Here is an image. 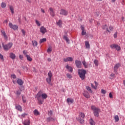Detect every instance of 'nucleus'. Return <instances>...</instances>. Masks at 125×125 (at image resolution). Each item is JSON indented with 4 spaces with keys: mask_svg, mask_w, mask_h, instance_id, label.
<instances>
[{
    "mask_svg": "<svg viewBox=\"0 0 125 125\" xmlns=\"http://www.w3.org/2000/svg\"><path fill=\"white\" fill-rule=\"evenodd\" d=\"M91 109L95 117H99V113L101 111L99 108L96 107L95 105H91Z\"/></svg>",
    "mask_w": 125,
    "mask_h": 125,
    "instance_id": "nucleus-3",
    "label": "nucleus"
},
{
    "mask_svg": "<svg viewBox=\"0 0 125 125\" xmlns=\"http://www.w3.org/2000/svg\"><path fill=\"white\" fill-rule=\"evenodd\" d=\"M116 46H117V44H112L111 45H110V47L112 49H115V48H116Z\"/></svg>",
    "mask_w": 125,
    "mask_h": 125,
    "instance_id": "nucleus-36",
    "label": "nucleus"
},
{
    "mask_svg": "<svg viewBox=\"0 0 125 125\" xmlns=\"http://www.w3.org/2000/svg\"><path fill=\"white\" fill-rule=\"evenodd\" d=\"M118 35V33L116 32L114 35V39H116L117 38V35Z\"/></svg>",
    "mask_w": 125,
    "mask_h": 125,
    "instance_id": "nucleus-54",
    "label": "nucleus"
},
{
    "mask_svg": "<svg viewBox=\"0 0 125 125\" xmlns=\"http://www.w3.org/2000/svg\"><path fill=\"white\" fill-rule=\"evenodd\" d=\"M85 44L86 48H90V45H89V42L87 41H85Z\"/></svg>",
    "mask_w": 125,
    "mask_h": 125,
    "instance_id": "nucleus-26",
    "label": "nucleus"
},
{
    "mask_svg": "<svg viewBox=\"0 0 125 125\" xmlns=\"http://www.w3.org/2000/svg\"><path fill=\"white\" fill-rule=\"evenodd\" d=\"M21 32H22V33L23 36H25V31L24 30V29H22V30H21Z\"/></svg>",
    "mask_w": 125,
    "mask_h": 125,
    "instance_id": "nucleus-58",
    "label": "nucleus"
},
{
    "mask_svg": "<svg viewBox=\"0 0 125 125\" xmlns=\"http://www.w3.org/2000/svg\"><path fill=\"white\" fill-rule=\"evenodd\" d=\"M23 54H24V55H25V56H27V55H28L27 54V51H26V50H23Z\"/></svg>",
    "mask_w": 125,
    "mask_h": 125,
    "instance_id": "nucleus-50",
    "label": "nucleus"
},
{
    "mask_svg": "<svg viewBox=\"0 0 125 125\" xmlns=\"http://www.w3.org/2000/svg\"><path fill=\"white\" fill-rule=\"evenodd\" d=\"M63 39H64V40H65V41H66V42L67 43H69V42H70V41L69 40V38H68V37H67V36H63Z\"/></svg>",
    "mask_w": 125,
    "mask_h": 125,
    "instance_id": "nucleus-28",
    "label": "nucleus"
},
{
    "mask_svg": "<svg viewBox=\"0 0 125 125\" xmlns=\"http://www.w3.org/2000/svg\"><path fill=\"white\" fill-rule=\"evenodd\" d=\"M86 89L88 90V91H89L90 93H92V90H91V88L88 86H86Z\"/></svg>",
    "mask_w": 125,
    "mask_h": 125,
    "instance_id": "nucleus-30",
    "label": "nucleus"
},
{
    "mask_svg": "<svg viewBox=\"0 0 125 125\" xmlns=\"http://www.w3.org/2000/svg\"><path fill=\"white\" fill-rule=\"evenodd\" d=\"M66 69H67V70H69V72H73V68H72V67L69 66V65H67L66 66Z\"/></svg>",
    "mask_w": 125,
    "mask_h": 125,
    "instance_id": "nucleus-21",
    "label": "nucleus"
},
{
    "mask_svg": "<svg viewBox=\"0 0 125 125\" xmlns=\"http://www.w3.org/2000/svg\"><path fill=\"white\" fill-rule=\"evenodd\" d=\"M2 45L4 50L7 51V50H9L11 48L13 45V43L12 42H9L8 44H4V43H2Z\"/></svg>",
    "mask_w": 125,
    "mask_h": 125,
    "instance_id": "nucleus-5",
    "label": "nucleus"
},
{
    "mask_svg": "<svg viewBox=\"0 0 125 125\" xmlns=\"http://www.w3.org/2000/svg\"><path fill=\"white\" fill-rule=\"evenodd\" d=\"M94 83L95 84V86H96V87L97 88V85H98V83H97V82L96 81H94Z\"/></svg>",
    "mask_w": 125,
    "mask_h": 125,
    "instance_id": "nucleus-56",
    "label": "nucleus"
},
{
    "mask_svg": "<svg viewBox=\"0 0 125 125\" xmlns=\"http://www.w3.org/2000/svg\"><path fill=\"white\" fill-rule=\"evenodd\" d=\"M54 120V118L50 117H48L46 119L47 122H51Z\"/></svg>",
    "mask_w": 125,
    "mask_h": 125,
    "instance_id": "nucleus-25",
    "label": "nucleus"
},
{
    "mask_svg": "<svg viewBox=\"0 0 125 125\" xmlns=\"http://www.w3.org/2000/svg\"><path fill=\"white\" fill-rule=\"evenodd\" d=\"M57 25H58V26H59V27H61V26L62 25V21L61 20H59L57 22Z\"/></svg>",
    "mask_w": 125,
    "mask_h": 125,
    "instance_id": "nucleus-32",
    "label": "nucleus"
},
{
    "mask_svg": "<svg viewBox=\"0 0 125 125\" xmlns=\"http://www.w3.org/2000/svg\"><path fill=\"white\" fill-rule=\"evenodd\" d=\"M17 83L19 84L20 85H22L23 83H24V82H23V81L21 79H18L17 80Z\"/></svg>",
    "mask_w": 125,
    "mask_h": 125,
    "instance_id": "nucleus-20",
    "label": "nucleus"
},
{
    "mask_svg": "<svg viewBox=\"0 0 125 125\" xmlns=\"http://www.w3.org/2000/svg\"><path fill=\"white\" fill-rule=\"evenodd\" d=\"M110 76L112 78H114L115 77V74L114 73H111L110 75Z\"/></svg>",
    "mask_w": 125,
    "mask_h": 125,
    "instance_id": "nucleus-52",
    "label": "nucleus"
},
{
    "mask_svg": "<svg viewBox=\"0 0 125 125\" xmlns=\"http://www.w3.org/2000/svg\"><path fill=\"white\" fill-rule=\"evenodd\" d=\"M41 12H42V13H45V11L44 10H43V9L42 8L41 9Z\"/></svg>",
    "mask_w": 125,
    "mask_h": 125,
    "instance_id": "nucleus-61",
    "label": "nucleus"
},
{
    "mask_svg": "<svg viewBox=\"0 0 125 125\" xmlns=\"http://www.w3.org/2000/svg\"><path fill=\"white\" fill-rule=\"evenodd\" d=\"M85 34H86V32H85V31H84V30H82V36H83V35H85Z\"/></svg>",
    "mask_w": 125,
    "mask_h": 125,
    "instance_id": "nucleus-48",
    "label": "nucleus"
},
{
    "mask_svg": "<svg viewBox=\"0 0 125 125\" xmlns=\"http://www.w3.org/2000/svg\"><path fill=\"white\" fill-rule=\"evenodd\" d=\"M15 108L17 110H18V111H20V112H22V107L20 105L16 104Z\"/></svg>",
    "mask_w": 125,
    "mask_h": 125,
    "instance_id": "nucleus-16",
    "label": "nucleus"
},
{
    "mask_svg": "<svg viewBox=\"0 0 125 125\" xmlns=\"http://www.w3.org/2000/svg\"><path fill=\"white\" fill-rule=\"evenodd\" d=\"M113 30H114V27H113V26L110 25L109 26V29H107V32H108V33H111Z\"/></svg>",
    "mask_w": 125,
    "mask_h": 125,
    "instance_id": "nucleus-19",
    "label": "nucleus"
},
{
    "mask_svg": "<svg viewBox=\"0 0 125 125\" xmlns=\"http://www.w3.org/2000/svg\"><path fill=\"white\" fill-rule=\"evenodd\" d=\"M89 124L90 125H95V122L93 121V119H92V118H91L89 120Z\"/></svg>",
    "mask_w": 125,
    "mask_h": 125,
    "instance_id": "nucleus-22",
    "label": "nucleus"
},
{
    "mask_svg": "<svg viewBox=\"0 0 125 125\" xmlns=\"http://www.w3.org/2000/svg\"><path fill=\"white\" fill-rule=\"evenodd\" d=\"M75 64L77 68H82V62L81 61H75Z\"/></svg>",
    "mask_w": 125,
    "mask_h": 125,
    "instance_id": "nucleus-12",
    "label": "nucleus"
},
{
    "mask_svg": "<svg viewBox=\"0 0 125 125\" xmlns=\"http://www.w3.org/2000/svg\"><path fill=\"white\" fill-rule=\"evenodd\" d=\"M122 21H124L125 20V18H124V17H122Z\"/></svg>",
    "mask_w": 125,
    "mask_h": 125,
    "instance_id": "nucleus-63",
    "label": "nucleus"
},
{
    "mask_svg": "<svg viewBox=\"0 0 125 125\" xmlns=\"http://www.w3.org/2000/svg\"><path fill=\"white\" fill-rule=\"evenodd\" d=\"M48 116H52V111H48Z\"/></svg>",
    "mask_w": 125,
    "mask_h": 125,
    "instance_id": "nucleus-47",
    "label": "nucleus"
},
{
    "mask_svg": "<svg viewBox=\"0 0 125 125\" xmlns=\"http://www.w3.org/2000/svg\"><path fill=\"white\" fill-rule=\"evenodd\" d=\"M10 56L12 59H15V57H16V56L13 53H10Z\"/></svg>",
    "mask_w": 125,
    "mask_h": 125,
    "instance_id": "nucleus-23",
    "label": "nucleus"
},
{
    "mask_svg": "<svg viewBox=\"0 0 125 125\" xmlns=\"http://www.w3.org/2000/svg\"><path fill=\"white\" fill-rule=\"evenodd\" d=\"M60 14L61 15H64V16H67V15H68V11L66 10L62 9L60 11Z\"/></svg>",
    "mask_w": 125,
    "mask_h": 125,
    "instance_id": "nucleus-8",
    "label": "nucleus"
},
{
    "mask_svg": "<svg viewBox=\"0 0 125 125\" xmlns=\"http://www.w3.org/2000/svg\"><path fill=\"white\" fill-rule=\"evenodd\" d=\"M83 96L85 97V98H90V96L89 95V93L87 91H84V92L83 93Z\"/></svg>",
    "mask_w": 125,
    "mask_h": 125,
    "instance_id": "nucleus-14",
    "label": "nucleus"
},
{
    "mask_svg": "<svg viewBox=\"0 0 125 125\" xmlns=\"http://www.w3.org/2000/svg\"><path fill=\"white\" fill-rule=\"evenodd\" d=\"M19 58H20V59H21V60H23V55H19Z\"/></svg>",
    "mask_w": 125,
    "mask_h": 125,
    "instance_id": "nucleus-53",
    "label": "nucleus"
},
{
    "mask_svg": "<svg viewBox=\"0 0 125 125\" xmlns=\"http://www.w3.org/2000/svg\"><path fill=\"white\" fill-rule=\"evenodd\" d=\"M35 23H36V24H37L38 26H39V27H40V26H41V23H40V21H38V20H35Z\"/></svg>",
    "mask_w": 125,
    "mask_h": 125,
    "instance_id": "nucleus-44",
    "label": "nucleus"
},
{
    "mask_svg": "<svg viewBox=\"0 0 125 125\" xmlns=\"http://www.w3.org/2000/svg\"><path fill=\"white\" fill-rule=\"evenodd\" d=\"M114 119H115L116 122H119V116L118 115H116L114 117Z\"/></svg>",
    "mask_w": 125,
    "mask_h": 125,
    "instance_id": "nucleus-38",
    "label": "nucleus"
},
{
    "mask_svg": "<svg viewBox=\"0 0 125 125\" xmlns=\"http://www.w3.org/2000/svg\"><path fill=\"white\" fill-rule=\"evenodd\" d=\"M1 33L3 36V37H4V38L6 40L7 39V36L6 35V34L5 33V32L4 31H1Z\"/></svg>",
    "mask_w": 125,
    "mask_h": 125,
    "instance_id": "nucleus-34",
    "label": "nucleus"
},
{
    "mask_svg": "<svg viewBox=\"0 0 125 125\" xmlns=\"http://www.w3.org/2000/svg\"><path fill=\"white\" fill-rule=\"evenodd\" d=\"M30 120H26L23 122L24 125H30Z\"/></svg>",
    "mask_w": 125,
    "mask_h": 125,
    "instance_id": "nucleus-29",
    "label": "nucleus"
},
{
    "mask_svg": "<svg viewBox=\"0 0 125 125\" xmlns=\"http://www.w3.org/2000/svg\"><path fill=\"white\" fill-rule=\"evenodd\" d=\"M78 75L82 81H83L85 79V74H86V71L83 69L78 70Z\"/></svg>",
    "mask_w": 125,
    "mask_h": 125,
    "instance_id": "nucleus-2",
    "label": "nucleus"
},
{
    "mask_svg": "<svg viewBox=\"0 0 125 125\" xmlns=\"http://www.w3.org/2000/svg\"><path fill=\"white\" fill-rule=\"evenodd\" d=\"M119 67H121V64L119 63L115 64L114 66V72L115 73V74L117 73L118 69H119Z\"/></svg>",
    "mask_w": 125,
    "mask_h": 125,
    "instance_id": "nucleus-7",
    "label": "nucleus"
},
{
    "mask_svg": "<svg viewBox=\"0 0 125 125\" xmlns=\"http://www.w3.org/2000/svg\"><path fill=\"white\" fill-rule=\"evenodd\" d=\"M11 77L13 79H16V75H15L14 74L11 75Z\"/></svg>",
    "mask_w": 125,
    "mask_h": 125,
    "instance_id": "nucleus-51",
    "label": "nucleus"
},
{
    "mask_svg": "<svg viewBox=\"0 0 125 125\" xmlns=\"http://www.w3.org/2000/svg\"><path fill=\"white\" fill-rule=\"evenodd\" d=\"M51 51H52V48L51 47V46H50L48 47V49L47 50V52L49 53V52H51Z\"/></svg>",
    "mask_w": 125,
    "mask_h": 125,
    "instance_id": "nucleus-39",
    "label": "nucleus"
},
{
    "mask_svg": "<svg viewBox=\"0 0 125 125\" xmlns=\"http://www.w3.org/2000/svg\"><path fill=\"white\" fill-rule=\"evenodd\" d=\"M49 11L51 16H52V17H54V16H55V13L54 12L53 8L50 7L49 8Z\"/></svg>",
    "mask_w": 125,
    "mask_h": 125,
    "instance_id": "nucleus-11",
    "label": "nucleus"
},
{
    "mask_svg": "<svg viewBox=\"0 0 125 125\" xmlns=\"http://www.w3.org/2000/svg\"><path fill=\"white\" fill-rule=\"evenodd\" d=\"M53 77V74H52V72L49 71L47 74V77L46 79V82L50 84V85H52V83H51V81H52V78Z\"/></svg>",
    "mask_w": 125,
    "mask_h": 125,
    "instance_id": "nucleus-4",
    "label": "nucleus"
},
{
    "mask_svg": "<svg viewBox=\"0 0 125 125\" xmlns=\"http://www.w3.org/2000/svg\"><path fill=\"white\" fill-rule=\"evenodd\" d=\"M91 86L92 88H94V89H97V88L96 87V86H94V85H93V84L92 83H91Z\"/></svg>",
    "mask_w": 125,
    "mask_h": 125,
    "instance_id": "nucleus-46",
    "label": "nucleus"
},
{
    "mask_svg": "<svg viewBox=\"0 0 125 125\" xmlns=\"http://www.w3.org/2000/svg\"><path fill=\"white\" fill-rule=\"evenodd\" d=\"M15 94H16L17 95L19 96V95H20V94H21V91H20V90H17V91L16 92Z\"/></svg>",
    "mask_w": 125,
    "mask_h": 125,
    "instance_id": "nucleus-42",
    "label": "nucleus"
},
{
    "mask_svg": "<svg viewBox=\"0 0 125 125\" xmlns=\"http://www.w3.org/2000/svg\"><path fill=\"white\" fill-rule=\"evenodd\" d=\"M66 102L68 105H70V104H73V103H74V99L68 98L67 99Z\"/></svg>",
    "mask_w": 125,
    "mask_h": 125,
    "instance_id": "nucleus-15",
    "label": "nucleus"
},
{
    "mask_svg": "<svg viewBox=\"0 0 125 125\" xmlns=\"http://www.w3.org/2000/svg\"><path fill=\"white\" fill-rule=\"evenodd\" d=\"M0 59H3V56L2 55H1L0 53Z\"/></svg>",
    "mask_w": 125,
    "mask_h": 125,
    "instance_id": "nucleus-59",
    "label": "nucleus"
},
{
    "mask_svg": "<svg viewBox=\"0 0 125 125\" xmlns=\"http://www.w3.org/2000/svg\"><path fill=\"white\" fill-rule=\"evenodd\" d=\"M102 29L103 30H106V32H107V29H108V26L106 24H104L102 26Z\"/></svg>",
    "mask_w": 125,
    "mask_h": 125,
    "instance_id": "nucleus-33",
    "label": "nucleus"
},
{
    "mask_svg": "<svg viewBox=\"0 0 125 125\" xmlns=\"http://www.w3.org/2000/svg\"><path fill=\"white\" fill-rule=\"evenodd\" d=\"M22 99L23 103H26V102H27V100H26V97H25V96H22Z\"/></svg>",
    "mask_w": 125,
    "mask_h": 125,
    "instance_id": "nucleus-40",
    "label": "nucleus"
},
{
    "mask_svg": "<svg viewBox=\"0 0 125 125\" xmlns=\"http://www.w3.org/2000/svg\"><path fill=\"white\" fill-rule=\"evenodd\" d=\"M85 115L84 113L83 112H81L79 114V116L78 118H77V121H79V122L83 125L84 123L83 119H84Z\"/></svg>",
    "mask_w": 125,
    "mask_h": 125,
    "instance_id": "nucleus-6",
    "label": "nucleus"
},
{
    "mask_svg": "<svg viewBox=\"0 0 125 125\" xmlns=\"http://www.w3.org/2000/svg\"><path fill=\"white\" fill-rule=\"evenodd\" d=\"M40 32L42 34H45V33H46V32H47V31L46 30V28L44 27V26H42L40 28Z\"/></svg>",
    "mask_w": 125,
    "mask_h": 125,
    "instance_id": "nucleus-13",
    "label": "nucleus"
},
{
    "mask_svg": "<svg viewBox=\"0 0 125 125\" xmlns=\"http://www.w3.org/2000/svg\"><path fill=\"white\" fill-rule=\"evenodd\" d=\"M46 42V39L43 38L40 40L39 42L40 43H42V42Z\"/></svg>",
    "mask_w": 125,
    "mask_h": 125,
    "instance_id": "nucleus-31",
    "label": "nucleus"
},
{
    "mask_svg": "<svg viewBox=\"0 0 125 125\" xmlns=\"http://www.w3.org/2000/svg\"><path fill=\"white\" fill-rule=\"evenodd\" d=\"M26 57L27 58V60H28V61H29L30 62H31L33 60L32 58H31V57H30L29 55H26Z\"/></svg>",
    "mask_w": 125,
    "mask_h": 125,
    "instance_id": "nucleus-27",
    "label": "nucleus"
},
{
    "mask_svg": "<svg viewBox=\"0 0 125 125\" xmlns=\"http://www.w3.org/2000/svg\"><path fill=\"white\" fill-rule=\"evenodd\" d=\"M73 60L74 59L71 57H69L63 59L64 62H72Z\"/></svg>",
    "mask_w": 125,
    "mask_h": 125,
    "instance_id": "nucleus-10",
    "label": "nucleus"
},
{
    "mask_svg": "<svg viewBox=\"0 0 125 125\" xmlns=\"http://www.w3.org/2000/svg\"><path fill=\"white\" fill-rule=\"evenodd\" d=\"M35 98L37 99L38 104L42 105V104H43V102H44V100L47 98V94L41 90L37 94Z\"/></svg>",
    "mask_w": 125,
    "mask_h": 125,
    "instance_id": "nucleus-1",
    "label": "nucleus"
},
{
    "mask_svg": "<svg viewBox=\"0 0 125 125\" xmlns=\"http://www.w3.org/2000/svg\"><path fill=\"white\" fill-rule=\"evenodd\" d=\"M101 91H102V93H103V94H105L106 93V90H105L104 89H102Z\"/></svg>",
    "mask_w": 125,
    "mask_h": 125,
    "instance_id": "nucleus-49",
    "label": "nucleus"
},
{
    "mask_svg": "<svg viewBox=\"0 0 125 125\" xmlns=\"http://www.w3.org/2000/svg\"><path fill=\"white\" fill-rule=\"evenodd\" d=\"M94 63L96 66H98V61L97 60L94 61Z\"/></svg>",
    "mask_w": 125,
    "mask_h": 125,
    "instance_id": "nucleus-45",
    "label": "nucleus"
},
{
    "mask_svg": "<svg viewBox=\"0 0 125 125\" xmlns=\"http://www.w3.org/2000/svg\"><path fill=\"white\" fill-rule=\"evenodd\" d=\"M32 44L33 47H37V46H38V42L35 40L32 41Z\"/></svg>",
    "mask_w": 125,
    "mask_h": 125,
    "instance_id": "nucleus-18",
    "label": "nucleus"
},
{
    "mask_svg": "<svg viewBox=\"0 0 125 125\" xmlns=\"http://www.w3.org/2000/svg\"><path fill=\"white\" fill-rule=\"evenodd\" d=\"M9 8L11 11V13L13 14V13H14V9H13V7L12 6H10Z\"/></svg>",
    "mask_w": 125,
    "mask_h": 125,
    "instance_id": "nucleus-37",
    "label": "nucleus"
},
{
    "mask_svg": "<svg viewBox=\"0 0 125 125\" xmlns=\"http://www.w3.org/2000/svg\"><path fill=\"white\" fill-rule=\"evenodd\" d=\"M115 49H116V50H118V51L121 50V47H120V46H119L118 44H116Z\"/></svg>",
    "mask_w": 125,
    "mask_h": 125,
    "instance_id": "nucleus-43",
    "label": "nucleus"
},
{
    "mask_svg": "<svg viewBox=\"0 0 125 125\" xmlns=\"http://www.w3.org/2000/svg\"><path fill=\"white\" fill-rule=\"evenodd\" d=\"M109 97L110 98H113V95H112V93H110L109 94Z\"/></svg>",
    "mask_w": 125,
    "mask_h": 125,
    "instance_id": "nucleus-57",
    "label": "nucleus"
},
{
    "mask_svg": "<svg viewBox=\"0 0 125 125\" xmlns=\"http://www.w3.org/2000/svg\"><path fill=\"white\" fill-rule=\"evenodd\" d=\"M26 116H27V114H25V113H23L21 115V117H22L23 118H25Z\"/></svg>",
    "mask_w": 125,
    "mask_h": 125,
    "instance_id": "nucleus-55",
    "label": "nucleus"
},
{
    "mask_svg": "<svg viewBox=\"0 0 125 125\" xmlns=\"http://www.w3.org/2000/svg\"><path fill=\"white\" fill-rule=\"evenodd\" d=\"M47 61H49V62H50V61H51V59H50V58H48V59H47Z\"/></svg>",
    "mask_w": 125,
    "mask_h": 125,
    "instance_id": "nucleus-62",
    "label": "nucleus"
},
{
    "mask_svg": "<svg viewBox=\"0 0 125 125\" xmlns=\"http://www.w3.org/2000/svg\"><path fill=\"white\" fill-rule=\"evenodd\" d=\"M1 7L2 8H5V7H6V4L4 2H2L1 4Z\"/></svg>",
    "mask_w": 125,
    "mask_h": 125,
    "instance_id": "nucleus-35",
    "label": "nucleus"
},
{
    "mask_svg": "<svg viewBox=\"0 0 125 125\" xmlns=\"http://www.w3.org/2000/svg\"><path fill=\"white\" fill-rule=\"evenodd\" d=\"M33 113L35 116H39V115H40V112H39V111L37 110V109L34 110Z\"/></svg>",
    "mask_w": 125,
    "mask_h": 125,
    "instance_id": "nucleus-24",
    "label": "nucleus"
},
{
    "mask_svg": "<svg viewBox=\"0 0 125 125\" xmlns=\"http://www.w3.org/2000/svg\"><path fill=\"white\" fill-rule=\"evenodd\" d=\"M66 77L68 79H72V78H73V77L72 76V75H71L69 73L66 74Z\"/></svg>",
    "mask_w": 125,
    "mask_h": 125,
    "instance_id": "nucleus-41",
    "label": "nucleus"
},
{
    "mask_svg": "<svg viewBox=\"0 0 125 125\" xmlns=\"http://www.w3.org/2000/svg\"><path fill=\"white\" fill-rule=\"evenodd\" d=\"M81 28L82 31H84V27H83V25H82V26H81Z\"/></svg>",
    "mask_w": 125,
    "mask_h": 125,
    "instance_id": "nucleus-60",
    "label": "nucleus"
},
{
    "mask_svg": "<svg viewBox=\"0 0 125 125\" xmlns=\"http://www.w3.org/2000/svg\"><path fill=\"white\" fill-rule=\"evenodd\" d=\"M123 83H124V86H125V80L123 81Z\"/></svg>",
    "mask_w": 125,
    "mask_h": 125,
    "instance_id": "nucleus-64",
    "label": "nucleus"
},
{
    "mask_svg": "<svg viewBox=\"0 0 125 125\" xmlns=\"http://www.w3.org/2000/svg\"><path fill=\"white\" fill-rule=\"evenodd\" d=\"M9 26L10 28L13 29V30H17L18 29V26L16 25H13L12 23L10 22L9 23Z\"/></svg>",
    "mask_w": 125,
    "mask_h": 125,
    "instance_id": "nucleus-9",
    "label": "nucleus"
},
{
    "mask_svg": "<svg viewBox=\"0 0 125 125\" xmlns=\"http://www.w3.org/2000/svg\"><path fill=\"white\" fill-rule=\"evenodd\" d=\"M82 64H83V66H84V68H88V64H87V63L86 62H85V60H84L82 62Z\"/></svg>",
    "mask_w": 125,
    "mask_h": 125,
    "instance_id": "nucleus-17",
    "label": "nucleus"
}]
</instances>
